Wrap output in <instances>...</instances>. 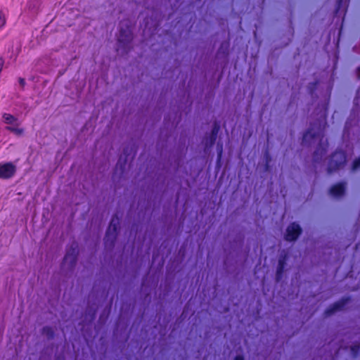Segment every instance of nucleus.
<instances>
[{"label":"nucleus","instance_id":"obj_6","mask_svg":"<svg viewBox=\"0 0 360 360\" xmlns=\"http://www.w3.org/2000/svg\"><path fill=\"white\" fill-rule=\"evenodd\" d=\"M302 229L299 224L296 223H292L290 224L286 229V234L285 239L287 241L295 240L301 234Z\"/></svg>","mask_w":360,"mask_h":360},{"label":"nucleus","instance_id":"obj_16","mask_svg":"<svg viewBox=\"0 0 360 360\" xmlns=\"http://www.w3.org/2000/svg\"><path fill=\"white\" fill-rule=\"evenodd\" d=\"M350 348H351V351H352L353 356H356L359 349H360V345L359 344L354 345Z\"/></svg>","mask_w":360,"mask_h":360},{"label":"nucleus","instance_id":"obj_17","mask_svg":"<svg viewBox=\"0 0 360 360\" xmlns=\"http://www.w3.org/2000/svg\"><path fill=\"white\" fill-rule=\"evenodd\" d=\"M360 167V157L357 159H356L352 165V170H356Z\"/></svg>","mask_w":360,"mask_h":360},{"label":"nucleus","instance_id":"obj_4","mask_svg":"<svg viewBox=\"0 0 360 360\" xmlns=\"http://www.w3.org/2000/svg\"><path fill=\"white\" fill-rule=\"evenodd\" d=\"M120 224L119 219L117 216H114L110 223L108 229L106 231L105 244L110 247L113 246L116 238L117 229Z\"/></svg>","mask_w":360,"mask_h":360},{"label":"nucleus","instance_id":"obj_21","mask_svg":"<svg viewBox=\"0 0 360 360\" xmlns=\"http://www.w3.org/2000/svg\"><path fill=\"white\" fill-rule=\"evenodd\" d=\"M357 75H358V77L360 79V67H359L357 68Z\"/></svg>","mask_w":360,"mask_h":360},{"label":"nucleus","instance_id":"obj_14","mask_svg":"<svg viewBox=\"0 0 360 360\" xmlns=\"http://www.w3.org/2000/svg\"><path fill=\"white\" fill-rule=\"evenodd\" d=\"M42 334L46 335L49 339H52L53 338L54 331L52 328L45 326L42 329Z\"/></svg>","mask_w":360,"mask_h":360},{"label":"nucleus","instance_id":"obj_8","mask_svg":"<svg viewBox=\"0 0 360 360\" xmlns=\"http://www.w3.org/2000/svg\"><path fill=\"white\" fill-rule=\"evenodd\" d=\"M349 297H344L339 300L338 302L334 303L332 306L328 307L325 311V314L326 316L332 315L334 312L340 311L342 309L343 307L349 302Z\"/></svg>","mask_w":360,"mask_h":360},{"label":"nucleus","instance_id":"obj_18","mask_svg":"<svg viewBox=\"0 0 360 360\" xmlns=\"http://www.w3.org/2000/svg\"><path fill=\"white\" fill-rule=\"evenodd\" d=\"M4 63V60L1 58H0V72L2 70Z\"/></svg>","mask_w":360,"mask_h":360},{"label":"nucleus","instance_id":"obj_12","mask_svg":"<svg viewBox=\"0 0 360 360\" xmlns=\"http://www.w3.org/2000/svg\"><path fill=\"white\" fill-rule=\"evenodd\" d=\"M8 131L15 134L17 136H22L24 133V129L18 128V126H8L6 128Z\"/></svg>","mask_w":360,"mask_h":360},{"label":"nucleus","instance_id":"obj_15","mask_svg":"<svg viewBox=\"0 0 360 360\" xmlns=\"http://www.w3.org/2000/svg\"><path fill=\"white\" fill-rule=\"evenodd\" d=\"M6 22V18L4 13L0 10V30L2 29Z\"/></svg>","mask_w":360,"mask_h":360},{"label":"nucleus","instance_id":"obj_7","mask_svg":"<svg viewBox=\"0 0 360 360\" xmlns=\"http://www.w3.org/2000/svg\"><path fill=\"white\" fill-rule=\"evenodd\" d=\"M16 172V167L12 162L0 164V178L6 179L11 178Z\"/></svg>","mask_w":360,"mask_h":360},{"label":"nucleus","instance_id":"obj_20","mask_svg":"<svg viewBox=\"0 0 360 360\" xmlns=\"http://www.w3.org/2000/svg\"><path fill=\"white\" fill-rule=\"evenodd\" d=\"M235 360H244L243 357L241 356H237L235 359Z\"/></svg>","mask_w":360,"mask_h":360},{"label":"nucleus","instance_id":"obj_3","mask_svg":"<svg viewBox=\"0 0 360 360\" xmlns=\"http://www.w3.org/2000/svg\"><path fill=\"white\" fill-rule=\"evenodd\" d=\"M132 39L133 36L131 28L129 26H127L126 28L120 27L118 42L122 44L125 52H128L130 50V44Z\"/></svg>","mask_w":360,"mask_h":360},{"label":"nucleus","instance_id":"obj_11","mask_svg":"<svg viewBox=\"0 0 360 360\" xmlns=\"http://www.w3.org/2000/svg\"><path fill=\"white\" fill-rule=\"evenodd\" d=\"M285 260H286L285 256L283 258L279 259V260H278V268H277V271H276L277 280H278L280 278V277L281 276V275L283 274V269L285 266Z\"/></svg>","mask_w":360,"mask_h":360},{"label":"nucleus","instance_id":"obj_10","mask_svg":"<svg viewBox=\"0 0 360 360\" xmlns=\"http://www.w3.org/2000/svg\"><path fill=\"white\" fill-rule=\"evenodd\" d=\"M2 117L4 122L7 124H15L16 126L19 125L18 123V119L11 114L4 113Z\"/></svg>","mask_w":360,"mask_h":360},{"label":"nucleus","instance_id":"obj_2","mask_svg":"<svg viewBox=\"0 0 360 360\" xmlns=\"http://www.w3.org/2000/svg\"><path fill=\"white\" fill-rule=\"evenodd\" d=\"M347 161V156L344 151L337 150L330 157L327 172L328 174L337 172L342 169Z\"/></svg>","mask_w":360,"mask_h":360},{"label":"nucleus","instance_id":"obj_5","mask_svg":"<svg viewBox=\"0 0 360 360\" xmlns=\"http://www.w3.org/2000/svg\"><path fill=\"white\" fill-rule=\"evenodd\" d=\"M77 246L73 245L68 250L63 259V267L68 270L73 269L77 262Z\"/></svg>","mask_w":360,"mask_h":360},{"label":"nucleus","instance_id":"obj_9","mask_svg":"<svg viewBox=\"0 0 360 360\" xmlns=\"http://www.w3.org/2000/svg\"><path fill=\"white\" fill-rule=\"evenodd\" d=\"M346 183H338L333 185L330 189V193L335 197H339L344 195L345 192Z\"/></svg>","mask_w":360,"mask_h":360},{"label":"nucleus","instance_id":"obj_1","mask_svg":"<svg viewBox=\"0 0 360 360\" xmlns=\"http://www.w3.org/2000/svg\"><path fill=\"white\" fill-rule=\"evenodd\" d=\"M321 136V139L320 140L319 146L314 153L313 158L315 162L321 160L323 156L326 154L328 146V142L323 141V136L321 135V132L319 131L318 133H314L312 131V129L308 130V131H307L303 136L304 141H307L311 138H319Z\"/></svg>","mask_w":360,"mask_h":360},{"label":"nucleus","instance_id":"obj_19","mask_svg":"<svg viewBox=\"0 0 360 360\" xmlns=\"http://www.w3.org/2000/svg\"><path fill=\"white\" fill-rule=\"evenodd\" d=\"M19 82H20V85H21L22 86H23L25 85V79H24L20 78V79H19Z\"/></svg>","mask_w":360,"mask_h":360},{"label":"nucleus","instance_id":"obj_13","mask_svg":"<svg viewBox=\"0 0 360 360\" xmlns=\"http://www.w3.org/2000/svg\"><path fill=\"white\" fill-rule=\"evenodd\" d=\"M217 133H218V129L217 127H214L212 130V132L210 134V142L209 143H206V146H212L214 143V141L217 139Z\"/></svg>","mask_w":360,"mask_h":360}]
</instances>
